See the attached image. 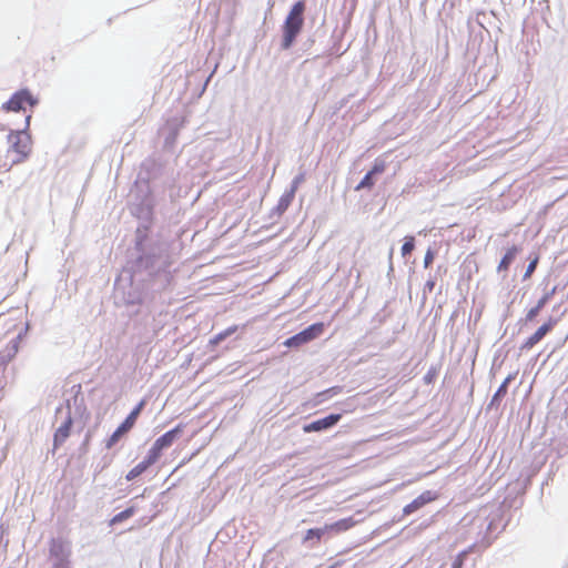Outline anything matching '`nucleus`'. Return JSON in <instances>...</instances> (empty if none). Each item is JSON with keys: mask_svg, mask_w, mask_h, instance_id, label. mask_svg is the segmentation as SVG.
<instances>
[{"mask_svg": "<svg viewBox=\"0 0 568 568\" xmlns=\"http://www.w3.org/2000/svg\"><path fill=\"white\" fill-rule=\"evenodd\" d=\"M555 318H549L531 336H529L524 344L521 345V349H531L536 344H538L556 325Z\"/></svg>", "mask_w": 568, "mask_h": 568, "instance_id": "8", "label": "nucleus"}, {"mask_svg": "<svg viewBox=\"0 0 568 568\" xmlns=\"http://www.w3.org/2000/svg\"><path fill=\"white\" fill-rule=\"evenodd\" d=\"M375 182L373 180V175L367 172V174L362 179V181L359 182V184L356 186V190H362V189H372L374 186Z\"/></svg>", "mask_w": 568, "mask_h": 568, "instance_id": "17", "label": "nucleus"}, {"mask_svg": "<svg viewBox=\"0 0 568 568\" xmlns=\"http://www.w3.org/2000/svg\"><path fill=\"white\" fill-rule=\"evenodd\" d=\"M425 379H426V382L430 383V382H432V375L428 373V374L425 376Z\"/></svg>", "mask_w": 568, "mask_h": 568, "instance_id": "27", "label": "nucleus"}, {"mask_svg": "<svg viewBox=\"0 0 568 568\" xmlns=\"http://www.w3.org/2000/svg\"><path fill=\"white\" fill-rule=\"evenodd\" d=\"M38 103L37 98H34L31 92L27 89L20 90L16 92L9 101L3 104V109L7 111L18 112L21 110H26V105L34 106Z\"/></svg>", "mask_w": 568, "mask_h": 568, "instance_id": "6", "label": "nucleus"}, {"mask_svg": "<svg viewBox=\"0 0 568 568\" xmlns=\"http://www.w3.org/2000/svg\"><path fill=\"white\" fill-rule=\"evenodd\" d=\"M342 418L341 414H331L322 419L314 420L303 426L304 433L321 432L333 427Z\"/></svg>", "mask_w": 568, "mask_h": 568, "instance_id": "10", "label": "nucleus"}, {"mask_svg": "<svg viewBox=\"0 0 568 568\" xmlns=\"http://www.w3.org/2000/svg\"><path fill=\"white\" fill-rule=\"evenodd\" d=\"M183 428L184 426L179 424L173 429L164 433L153 443L152 447L148 452V455L156 463L162 456L163 449L169 448L174 443V440L183 432Z\"/></svg>", "mask_w": 568, "mask_h": 568, "instance_id": "2", "label": "nucleus"}, {"mask_svg": "<svg viewBox=\"0 0 568 568\" xmlns=\"http://www.w3.org/2000/svg\"><path fill=\"white\" fill-rule=\"evenodd\" d=\"M11 150L17 154L13 162L23 161L31 152V139L24 131H18L9 135Z\"/></svg>", "mask_w": 568, "mask_h": 568, "instance_id": "5", "label": "nucleus"}, {"mask_svg": "<svg viewBox=\"0 0 568 568\" xmlns=\"http://www.w3.org/2000/svg\"><path fill=\"white\" fill-rule=\"evenodd\" d=\"M427 286H428L429 291H432V290H433V287H434V283H433V282H428V283H427Z\"/></svg>", "mask_w": 568, "mask_h": 568, "instance_id": "28", "label": "nucleus"}, {"mask_svg": "<svg viewBox=\"0 0 568 568\" xmlns=\"http://www.w3.org/2000/svg\"><path fill=\"white\" fill-rule=\"evenodd\" d=\"M144 407V400H141L135 408L126 416L123 423L113 432V434L108 438L105 446L106 448L113 447L119 439L130 432L136 423V419Z\"/></svg>", "mask_w": 568, "mask_h": 568, "instance_id": "3", "label": "nucleus"}, {"mask_svg": "<svg viewBox=\"0 0 568 568\" xmlns=\"http://www.w3.org/2000/svg\"><path fill=\"white\" fill-rule=\"evenodd\" d=\"M325 536L324 527L321 528H311L306 530L303 542H311V546L318 545L322 541V538Z\"/></svg>", "mask_w": 568, "mask_h": 568, "instance_id": "14", "label": "nucleus"}, {"mask_svg": "<svg viewBox=\"0 0 568 568\" xmlns=\"http://www.w3.org/2000/svg\"><path fill=\"white\" fill-rule=\"evenodd\" d=\"M155 464V460H153L149 455L145 456V458L135 465L125 476L126 480H133L140 475H142L150 466Z\"/></svg>", "mask_w": 568, "mask_h": 568, "instance_id": "13", "label": "nucleus"}, {"mask_svg": "<svg viewBox=\"0 0 568 568\" xmlns=\"http://www.w3.org/2000/svg\"><path fill=\"white\" fill-rule=\"evenodd\" d=\"M514 260V251H508L505 256L503 257V260L500 261L499 265H498V270L501 271V270H507L509 264L513 262Z\"/></svg>", "mask_w": 568, "mask_h": 568, "instance_id": "18", "label": "nucleus"}, {"mask_svg": "<svg viewBox=\"0 0 568 568\" xmlns=\"http://www.w3.org/2000/svg\"><path fill=\"white\" fill-rule=\"evenodd\" d=\"M414 237H406L402 248H414Z\"/></svg>", "mask_w": 568, "mask_h": 568, "instance_id": "24", "label": "nucleus"}, {"mask_svg": "<svg viewBox=\"0 0 568 568\" xmlns=\"http://www.w3.org/2000/svg\"><path fill=\"white\" fill-rule=\"evenodd\" d=\"M433 254H432V251H427V254L425 256V263L428 264L433 261Z\"/></svg>", "mask_w": 568, "mask_h": 568, "instance_id": "25", "label": "nucleus"}, {"mask_svg": "<svg viewBox=\"0 0 568 568\" xmlns=\"http://www.w3.org/2000/svg\"><path fill=\"white\" fill-rule=\"evenodd\" d=\"M306 6L304 1H297L293 4L287 13L282 26V42L283 50L290 49L297 36L301 33L304 26V12Z\"/></svg>", "mask_w": 568, "mask_h": 568, "instance_id": "1", "label": "nucleus"}, {"mask_svg": "<svg viewBox=\"0 0 568 568\" xmlns=\"http://www.w3.org/2000/svg\"><path fill=\"white\" fill-rule=\"evenodd\" d=\"M385 170H386V162L384 160L377 159V160H375L374 165H373L372 170L369 171V173L372 175L381 174Z\"/></svg>", "mask_w": 568, "mask_h": 568, "instance_id": "19", "label": "nucleus"}, {"mask_svg": "<svg viewBox=\"0 0 568 568\" xmlns=\"http://www.w3.org/2000/svg\"><path fill=\"white\" fill-rule=\"evenodd\" d=\"M72 418L69 416L64 423L55 430L53 438L54 448L59 447L70 436Z\"/></svg>", "mask_w": 568, "mask_h": 568, "instance_id": "12", "label": "nucleus"}, {"mask_svg": "<svg viewBox=\"0 0 568 568\" xmlns=\"http://www.w3.org/2000/svg\"><path fill=\"white\" fill-rule=\"evenodd\" d=\"M356 524L357 521L353 517H347L332 524H325L323 527L325 535L336 536L352 529Z\"/></svg>", "mask_w": 568, "mask_h": 568, "instance_id": "11", "label": "nucleus"}, {"mask_svg": "<svg viewBox=\"0 0 568 568\" xmlns=\"http://www.w3.org/2000/svg\"><path fill=\"white\" fill-rule=\"evenodd\" d=\"M513 378H514L513 375H508L504 379V382L498 387L497 392L494 394V396H493V398L490 400V404H489L490 407H493V406L498 407L499 406L500 399L507 394L508 384L511 382Z\"/></svg>", "mask_w": 568, "mask_h": 568, "instance_id": "15", "label": "nucleus"}, {"mask_svg": "<svg viewBox=\"0 0 568 568\" xmlns=\"http://www.w3.org/2000/svg\"><path fill=\"white\" fill-rule=\"evenodd\" d=\"M538 256H534L532 258H530V262L527 266V270H526V273L524 275V278H529L531 276V274L534 273L536 266H537V263H538Z\"/></svg>", "mask_w": 568, "mask_h": 568, "instance_id": "21", "label": "nucleus"}, {"mask_svg": "<svg viewBox=\"0 0 568 568\" xmlns=\"http://www.w3.org/2000/svg\"><path fill=\"white\" fill-rule=\"evenodd\" d=\"M70 548L68 544L62 539H52L49 546V555L54 559L57 567H65L70 557Z\"/></svg>", "mask_w": 568, "mask_h": 568, "instance_id": "7", "label": "nucleus"}, {"mask_svg": "<svg viewBox=\"0 0 568 568\" xmlns=\"http://www.w3.org/2000/svg\"><path fill=\"white\" fill-rule=\"evenodd\" d=\"M463 555H464V554H460V555L458 556V558H457L456 562H455V566H456V567H458V568L462 566V562H463Z\"/></svg>", "mask_w": 568, "mask_h": 568, "instance_id": "26", "label": "nucleus"}, {"mask_svg": "<svg viewBox=\"0 0 568 568\" xmlns=\"http://www.w3.org/2000/svg\"><path fill=\"white\" fill-rule=\"evenodd\" d=\"M438 497L439 496L436 491L425 490L418 497H416L414 500H412L409 504H407L404 507L403 513L405 515H410V514L417 511L419 508H422L426 504L435 501L436 499H438Z\"/></svg>", "mask_w": 568, "mask_h": 568, "instance_id": "9", "label": "nucleus"}, {"mask_svg": "<svg viewBox=\"0 0 568 568\" xmlns=\"http://www.w3.org/2000/svg\"><path fill=\"white\" fill-rule=\"evenodd\" d=\"M541 310L537 306L531 307L526 314V321H534Z\"/></svg>", "mask_w": 568, "mask_h": 568, "instance_id": "22", "label": "nucleus"}, {"mask_svg": "<svg viewBox=\"0 0 568 568\" xmlns=\"http://www.w3.org/2000/svg\"><path fill=\"white\" fill-rule=\"evenodd\" d=\"M552 293H546L536 304L537 307H539L540 310L544 308V306L547 304V302L549 301L550 296H551Z\"/></svg>", "mask_w": 568, "mask_h": 568, "instance_id": "23", "label": "nucleus"}, {"mask_svg": "<svg viewBox=\"0 0 568 568\" xmlns=\"http://www.w3.org/2000/svg\"><path fill=\"white\" fill-rule=\"evenodd\" d=\"M237 329L236 326H233V327H229L227 329H225L224 332L222 333H219L212 341L211 343L212 344H219L221 341H223L226 336L233 334L235 331Z\"/></svg>", "mask_w": 568, "mask_h": 568, "instance_id": "20", "label": "nucleus"}, {"mask_svg": "<svg viewBox=\"0 0 568 568\" xmlns=\"http://www.w3.org/2000/svg\"><path fill=\"white\" fill-rule=\"evenodd\" d=\"M134 514H135V508L133 506L129 507V508L124 509L123 511L113 516L112 519L110 520V525L113 526L115 524L122 523V521L129 519L130 517H132Z\"/></svg>", "mask_w": 568, "mask_h": 568, "instance_id": "16", "label": "nucleus"}, {"mask_svg": "<svg viewBox=\"0 0 568 568\" xmlns=\"http://www.w3.org/2000/svg\"><path fill=\"white\" fill-rule=\"evenodd\" d=\"M30 118V115L27 116V124H29Z\"/></svg>", "mask_w": 568, "mask_h": 568, "instance_id": "29", "label": "nucleus"}, {"mask_svg": "<svg viewBox=\"0 0 568 568\" xmlns=\"http://www.w3.org/2000/svg\"><path fill=\"white\" fill-rule=\"evenodd\" d=\"M324 323H315L305 328L304 331L295 334L294 336L287 338L284 343L287 347H298L305 343H308L318 336H321L324 332Z\"/></svg>", "mask_w": 568, "mask_h": 568, "instance_id": "4", "label": "nucleus"}]
</instances>
